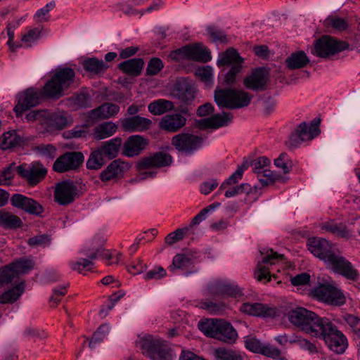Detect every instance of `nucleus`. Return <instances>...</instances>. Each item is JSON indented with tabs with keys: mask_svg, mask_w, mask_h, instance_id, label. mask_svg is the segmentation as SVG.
<instances>
[{
	"mask_svg": "<svg viewBox=\"0 0 360 360\" xmlns=\"http://www.w3.org/2000/svg\"><path fill=\"white\" fill-rule=\"evenodd\" d=\"M75 73L70 68H58L51 78L45 84L41 91L33 88L27 89L18 96V103L14 110L18 117L29 108L38 105L42 97L57 99L63 96L74 83Z\"/></svg>",
	"mask_w": 360,
	"mask_h": 360,
	"instance_id": "1",
	"label": "nucleus"
},
{
	"mask_svg": "<svg viewBox=\"0 0 360 360\" xmlns=\"http://www.w3.org/2000/svg\"><path fill=\"white\" fill-rule=\"evenodd\" d=\"M327 319L326 317H319L314 312L302 307L296 308L289 312V321L314 337L321 334V329Z\"/></svg>",
	"mask_w": 360,
	"mask_h": 360,
	"instance_id": "2",
	"label": "nucleus"
},
{
	"mask_svg": "<svg viewBox=\"0 0 360 360\" xmlns=\"http://www.w3.org/2000/svg\"><path fill=\"white\" fill-rule=\"evenodd\" d=\"M198 328L206 336L227 343L234 342L238 337V333L232 325L222 319H207L200 321Z\"/></svg>",
	"mask_w": 360,
	"mask_h": 360,
	"instance_id": "3",
	"label": "nucleus"
},
{
	"mask_svg": "<svg viewBox=\"0 0 360 360\" xmlns=\"http://www.w3.org/2000/svg\"><path fill=\"white\" fill-rule=\"evenodd\" d=\"M139 344L142 353L152 360H173L175 354L165 341L150 335L141 338Z\"/></svg>",
	"mask_w": 360,
	"mask_h": 360,
	"instance_id": "4",
	"label": "nucleus"
},
{
	"mask_svg": "<svg viewBox=\"0 0 360 360\" xmlns=\"http://www.w3.org/2000/svg\"><path fill=\"white\" fill-rule=\"evenodd\" d=\"M252 95L243 90L234 89H217L214 91V101L220 108L238 109L248 106Z\"/></svg>",
	"mask_w": 360,
	"mask_h": 360,
	"instance_id": "5",
	"label": "nucleus"
},
{
	"mask_svg": "<svg viewBox=\"0 0 360 360\" xmlns=\"http://www.w3.org/2000/svg\"><path fill=\"white\" fill-rule=\"evenodd\" d=\"M324 323L320 331L321 334H318L316 338L323 340L333 352L343 354L348 346L347 338L328 319Z\"/></svg>",
	"mask_w": 360,
	"mask_h": 360,
	"instance_id": "6",
	"label": "nucleus"
},
{
	"mask_svg": "<svg viewBox=\"0 0 360 360\" xmlns=\"http://www.w3.org/2000/svg\"><path fill=\"white\" fill-rule=\"evenodd\" d=\"M243 63V58H241L238 51L233 48L228 49L224 52L219 53L217 60L218 67H223L228 65H231V69L224 76V80L221 82L222 84L229 86L235 84L236 75L242 70Z\"/></svg>",
	"mask_w": 360,
	"mask_h": 360,
	"instance_id": "7",
	"label": "nucleus"
},
{
	"mask_svg": "<svg viewBox=\"0 0 360 360\" xmlns=\"http://www.w3.org/2000/svg\"><path fill=\"white\" fill-rule=\"evenodd\" d=\"M348 47L347 42L325 35L316 41L312 53L321 58H328L347 49Z\"/></svg>",
	"mask_w": 360,
	"mask_h": 360,
	"instance_id": "8",
	"label": "nucleus"
},
{
	"mask_svg": "<svg viewBox=\"0 0 360 360\" xmlns=\"http://www.w3.org/2000/svg\"><path fill=\"white\" fill-rule=\"evenodd\" d=\"M310 294L317 300L330 305L340 306L345 301L343 293L330 284L320 285L311 289Z\"/></svg>",
	"mask_w": 360,
	"mask_h": 360,
	"instance_id": "9",
	"label": "nucleus"
},
{
	"mask_svg": "<svg viewBox=\"0 0 360 360\" xmlns=\"http://www.w3.org/2000/svg\"><path fill=\"white\" fill-rule=\"evenodd\" d=\"M319 121H312L309 125L306 122H302L297 128L292 132L286 144L290 148H296L302 143L311 140L319 135Z\"/></svg>",
	"mask_w": 360,
	"mask_h": 360,
	"instance_id": "10",
	"label": "nucleus"
},
{
	"mask_svg": "<svg viewBox=\"0 0 360 360\" xmlns=\"http://www.w3.org/2000/svg\"><path fill=\"white\" fill-rule=\"evenodd\" d=\"M105 239L101 236L94 238L92 244L88 248L82 250V253L89 257V259H80L78 261L71 262L72 269L82 273L83 270H91L94 266L91 260L97 257L98 253L101 251Z\"/></svg>",
	"mask_w": 360,
	"mask_h": 360,
	"instance_id": "11",
	"label": "nucleus"
},
{
	"mask_svg": "<svg viewBox=\"0 0 360 360\" xmlns=\"http://www.w3.org/2000/svg\"><path fill=\"white\" fill-rule=\"evenodd\" d=\"M326 264L335 273L338 274L347 279L357 281L359 277L358 271L352 263L340 254L335 252Z\"/></svg>",
	"mask_w": 360,
	"mask_h": 360,
	"instance_id": "12",
	"label": "nucleus"
},
{
	"mask_svg": "<svg viewBox=\"0 0 360 360\" xmlns=\"http://www.w3.org/2000/svg\"><path fill=\"white\" fill-rule=\"evenodd\" d=\"M84 162V155L80 152H67L58 157L53 163V169L63 173L77 169Z\"/></svg>",
	"mask_w": 360,
	"mask_h": 360,
	"instance_id": "13",
	"label": "nucleus"
},
{
	"mask_svg": "<svg viewBox=\"0 0 360 360\" xmlns=\"http://www.w3.org/2000/svg\"><path fill=\"white\" fill-rule=\"evenodd\" d=\"M18 174L25 179L31 186L37 184L47 173V169L38 162L21 165L17 167Z\"/></svg>",
	"mask_w": 360,
	"mask_h": 360,
	"instance_id": "14",
	"label": "nucleus"
},
{
	"mask_svg": "<svg viewBox=\"0 0 360 360\" xmlns=\"http://www.w3.org/2000/svg\"><path fill=\"white\" fill-rule=\"evenodd\" d=\"M181 57L200 63H207L212 58L210 49L201 42L181 46Z\"/></svg>",
	"mask_w": 360,
	"mask_h": 360,
	"instance_id": "15",
	"label": "nucleus"
},
{
	"mask_svg": "<svg viewBox=\"0 0 360 360\" xmlns=\"http://www.w3.org/2000/svg\"><path fill=\"white\" fill-rule=\"evenodd\" d=\"M10 201L13 207L30 214L40 216L44 212V208L38 201L22 194H13L11 197Z\"/></svg>",
	"mask_w": 360,
	"mask_h": 360,
	"instance_id": "16",
	"label": "nucleus"
},
{
	"mask_svg": "<svg viewBox=\"0 0 360 360\" xmlns=\"http://www.w3.org/2000/svg\"><path fill=\"white\" fill-rule=\"evenodd\" d=\"M233 115L230 112L215 114L210 117L195 120L194 125L199 129H217L229 125L232 122Z\"/></svg>",
	"mask_w": 360,
	"mask_h": 360,
	"instance_id": "17",
	"label": "nucleus"
},
{
	"mask_svg": "<svg viewBox=\"0 0 360 360\" xmlns=\"http://www.w3.org/2000/svg\"><path fill=\"white\" fill-rule=\"evenodd\" d=\"M308 250L315 257L323 260L325 263L335 253L328 240L324 238H312L308 240Z\"/></svg>",
	"mask_w": 360,
	"mask_h": 360,
	"instance_id": "18",
	"label": "nucleus"
},
{
	"mask_svg": "<svg viewBox=\"0 0 360 360\" xmlns=\"http://www.w3.org/2000/svg\"><path fill=\"white\" fill-rule=\"evenodd\" d=\"M77 191V188L72 181H62L58 183L56 187L55 200L61 205H67L74 201Z\"/></svg>",
	"mask_w": 360,
	"mask_h": 360,
	"instance_id": "19",
	"label": "nucleus"
},
{
	"mask_svg": "<svg viewBox=\"0 0 360 360\" xmlns=\"http://www.w3.org/2000/svg\"><path fill=\"white\" fill-rule=\"evenodd\" d=\"M129 167L130 165L127 162L120 159L115 160L101 172L99 178L103 182L116 180L122 178Z\"/></svg>",
	"mask_w": 360,
	"mask_h": 360,
	"instance_id": "20",
	"label": "nucleus"
},
{
	"mask_svg": "<svg viewBox=\"0 0 360 360\" xmlns=\"http://www.w3.org/2000/svg\"><path fill=\"white\" fill-rule=\"evenodd\" d=\"M172 158L170 155L158 152L148 157H146L139 160L137 163V167L139 170L151 168H160L171 165Z\"/></svg>",
	"mask_w": 360,
	"mask_h": 360,
	"instance_id": "21",
	"label": "nucleus"
},
{
	"mask_svg": "<svg viewBox=\"0 0 360 360\" xmlns=\"http://www.w3.org/2000/svg\"><path fill=\"white\" fill-rule=\"evenodd\" d=\"M240 310L246 314L263 318H274L276 315L275 307L259 302H245Z\"/></svg>",
	"mask_w": 360,
	"mask_h": 360,
	"instance_id": "22",
	"label": "nucleus"
},
{
	"mask_svg": "<svg viewBox=\"0 0 360 360\" xmlns=\"http://www.w3.org/2000/svg\"><path fill=\"white\" fill-rule=\"evenodd\" d=\"M260 252L264 255L262 262H259L257 270L255 271V276L259 281L266 278L269 274V270L266 266L268 265H274L279 259L283 258L282 255H278L272 249L260 250Z\"/></svg>",
	"mask_w": 360,
	"mask_h": 360,
	"instance_id": "23",
	"label": "nucleus"
},
{
	"mask_svg": "<svg viewBox=\"0 0 360 360\" xmlns=\"http://www.w3.org/2000/svg\"><path fill=\"white\" fill-rule=\"evenodd\" d=\"M120 124L125 131L142 132L150 127L152 121L148 118L135 115L120 120Z\"/></svg>",
	"mask_w": 360,
	"mask_h": 360,
	"instance_id": "24",
	"label": "nucleus"
},
{
	"mask_svg": "<svg viewBox=\"0 0 360 360\" xmlns=\"http://www.w3.org/2000/svg\"><path fill=\"white\" fill-rule=\"evenodd\" d=\"M209 290L216 295L237 297L243 295L241 289L236 284L230 282L217 281L209 287Z\"/></svg>",
	"mask_w": 360,
	"mask_h": 360,
	"instance_id": "25",
	"label": "nucleus"
},
{
	"mask_svg": "<svg viewBox=\"0 0 360 360\" xmlns=\"http://www.w3.org/2000/svg\"><path fill=\"white\" fill-rule=\"evenodd\" d=\"M146 139L140 135H133L128 138L123 146V153L127 157L139 155L147 146Z\"/></svg>",
	"mask_w": 360,
	"mask_h": 360,
	"instance_id": "26",
	"label": "nucleus"
},
{
	"mask_svg": "<svg viewBox=\"0 0 360 360\" xmlns=\"http://www.w3.org/2000/svg\"><path fill=\"white\" fill-rule=\"evenodd\" d=\"M267 81L266 72L262 69H257L244 79V85L254 91H263L266 88Z\"/></svg>",
	"mask_w": 360,
	"mask_h": 360,
	"instance_id": "27",
	"label": "nucleus"
},
{
	"mask_svg": "<svg viewBox=\"0 0 360 360\" xmlns=\"http://www.w3.org/2000/svg\"><path fill=\"white\" fill-rule=\"evenodd\" d=\"M66 124L67 119L63 115L49 111V115L45 116L43 127L47 132H53L62 129Z\"/></svg>",
	"mask_w": 360,
	"mask_h": 360,
	"instance_id": "28",
	"label": "nucleus"
},
{
	"mask_svg": "<svg viewBox=\"0 0 360 360\" xmlns=\"http://www.w3.org/2000/svg\"><path fill=\"white\" fill-rule=\"evenodd\" d=\"M120 111V107L114 103H104L99 107L91 110L89 117L92 120L108 119L117 115Z\"/></svg>",
	"mask_w": 360,
	"mask_h": 360,
	"instance_id": "29",
	"label": "nucleus"
},
{
	"mask_svg": "<svg viewBox=\"0 0 360 360\" xmlns=\"http://www.w3.org/2000/svg\"><path fill=\"white\" fill-rule=\"evenodd\" d=\"M203 142V138L189 133L181 134V152L191 154L199 149Z\"/></svg>",
	"mask_w": 360,
	"mask_h": 360,
	"instance_id": "30",
	"label": "nucleus"
},
{
	"mask_svg": "<svg viewBox=\"0 0 360 360\" xmlns=\"http://www.w3.org/2000/svg\"><path fill=\"white\" fill-rule=\"evenodd\" d=\"M143 65V59L136 58L120 63L118 65V69L129 76L136 77L141 74Z\"/></svg>",
	"mask_w": 360,
	"mask_h": 360,
	"instance_id": "31",
	"label": "nucleus"
},
{
	"mask_svg": "<svg viewBox=\"0 0 360 360\" xmlns=\"http://www.w3.org/2000/svg\"><path fill=\"white\" fill-rule=\"evenodd\" d=\"M321 229L322 231L331 233L338 238L349 239L352 237V232L342 223L326 221L322 224Z\"/></svg>",
	"mask_w": 360,
	"mask_h": 360,
	"instance_id": "32",
	"label": "nucleus"
},
{
	"mask_svg": "<svg viewBox=\"0 0 360 360\" xmlns=\"http://www.w3.org/2000/svg\"><path fill=\"white\" fill-rule=\"evenodd\" d=\"M195 88L192 80L181 77V103L190 104L194 99ZM186 113V111L181 107V114Z\"/></svg>",
	"mask_w": 360,
	"mask_h": 360,
	"instance_id": "33",
	"label": "nucleus"
},
{
	"mask_svg": "<svg viewBox=\"0 0 360 360\" xmlns=\"http://www.w3.org/2000/svg\"><path fill=\"white\" fill-rule=\"evenodd\" d=\"M287 67L290 70L300 69L305 67L309 59L302 51L291 53L285 60Z\"/></svg>",
	"mask_w": 360,
	"mask_h": 360,
	"instance_id": "34",
	"label": "nucleus"
},
{
	"mask_svg": "<svg viewBox=\"0 0 360 360\" xmlns=\"http://www.w3.org/2000/svg\"><path fill=\"white\" fill-rule=\"evenodd\" d=\"M121 144L122 139L119 137H115L104 142L99 149L105 158L108 160H112L117 156Z\"/></svg>",
	"mask_w": 360,
	"mask_h": 360,
	"instance_id": "35",
	"label": "nucleus"
},
{
	"mask_svg": "<svg viewBox=\"0 0 360 360\" xmlns=\"http://www.w3.org/2000/svg\"><path fill=\"white\" fill-rule=\"evenodd\" d=\"M117 130V125L112 122H105L97 125L92 133L93 137L101 140L112 136Z\"/></svg>",
	"mask_w": 360,
	"mask_h": 360,
	"instance_id": "36",
	"label": "nucleus"
},
{
	"mask_svg": "<svg viewBox=\"0 0 360 360\" xmlns=\"http://www.w3.org/2000/svg\"><path fill=\"white\" fill-rule=\"evenodd\" d=\"M22 220L19 217L9 212L0 210V226L6 229H13L21 227Z\"/></svg>",
	"mask_w": 360,
	"mask_h": 360,
	"instance_id": "37",
	"label": "nucleus"
},
{
	"mask_svg": "<svg viewBox=\"0 0 360 360\" xmlns=\"http://www.w3.org/2000/svg\"><path fill=\"white\" fill-rule=\"evenodd\" d=\"M84 70L93 75L103 73L109 66L102 60L96 58H89L82 63Z\"/></svg>",
	"mask_w": 360,
	"mask_h": 360,
	"instance_id": "38",
	"label": "nucleus"
},
{
	"mask_svg": "<svg viewBox=\"0 0 360 360\" xmlns=\"http://www.w3.org/2000/svg\"><path fill=\"white\" fill-rule=\"evenodd\" d=\"M200 257V252L191 250L184 249L181 252V275L188 276L192 273L196 272L197 270H184V266H187L188 264H192Z\"/></svg>",
	"mask_w": 360,
	"mask_h": 360,
	"instance_id": "39",
	"label": "nucleus"
},
{
	"mask_svg": "<svg viewBox=\"0 0 360 360\" xmlns=\"http://www.w3.org/2000/svg\"><path fill=\"white\" fill-rule=\"evenodd\" d=\"M22 139L16 131H8L3 134L0 137V149L8 150L19 145Z\"/></svg>",
	"mask_w": 360,
	"mask_h": 360,
	"instance_id": "40",
	"label": "nucleus"
},
{
	"mask_svg": "<svg viewBox=\"0 0 360 360\" xmlns=\"http://www.w3.org/2000/svg\"><path fill=\"white\" fill-rule=\"evenodd\" d=\"M160 127L169 132L178 131L180 129V113L165 115L161 119Z\"/></svg>",
	"mask_w": 360,
	"mask_h": 360,
	"instance_id": "41",
	"label": "nucleus"
},
{
	"mask_svg": "<svg viewBox=\"0 0 360 360\" xmlns=\"http://www.w3.org/2000/svg\"><path fill=\"white\" fill-rule=\"evenodd\" d=\"M174 108L172 102L165 99H158L149 103L148 111L155 115H160Z\"/></svg>",
	"mask_w": 360,
	"mask_h": 360,
	"instance_id": "42",
	"label": "nucleus"
},
{
	"mask_svg": "<svg viewBox=\"0 0 360 360\" xmlns=\"http://www.w3.org/2000/svg\"><path fill=\"white\" fill-rule=\"evenodd\" d=\"M25 283H18L14 288L6 291L0 296V302L2 304L13 303L15 302L23 293Z\"/></svg>",
	"mask_w": 360,
	"mask_h": 360,
	"instance_id": "43",
	"label": "nucleus"
},
{
	"mask_svg": "<svg viewBox=\"0 0 360 360\" xmlns=\"http://www.w3.org/2000/svg\"><path fill=\"white\" fill-rule=\"evenodd\" d=\"M214 356L216 360H243V356L239 351L223 347L214 349Z\"/></svg>",
	"mask_w": 360,
	"mask_h": 360,
	"instance_id": "44",
	"label": "nucleus"
},
{
	"mask_svg": "<svg viewBox=\"0 0 360 360\" xmlns=\"http://www.w3.org/2000/svg\"><path fill=\"white\" fill-rule=\"evenodd\" d=\"M105 162V156L98 148L91 153L86 162V167L89 169H98Z\"/></svg>",
	"mask_w": 360,
	"mask_h": 360,
	"instance_id": "45",
	"label": "nucleus"
},
{
	"mask_svg": "<svg viewBox=\"0 0 360 360\" xmlns=\"http://www.w3.org/2000/svg\"><path fill=\"white\" fill-rule=\"evenodd\" d=\"M18 280L16 272H14L11 264L0 269V287Z\"/></svg>",
	"mask_w": 360,
	"mask_h": 360,
	"instance_id": "46",
	"label": "nucleus"
},
{
	"mask_svg": "<svg viewBox=\"0 0 360 360\" xmlns=\"http://www.w3.org/2000/svg\"><path fill=\"white\" fill-rule=\"evenodd\" d=\"M110 326L108 324H103L98 328L96 332L93 334V336L89 341V346L93 349L96 345L101 342L110 331Z\"/></svg>",
	"mask_w": 360,
	"mask_h": 360,
	"instance_id": "47",
	"label": "nucleus"
},
{
	"mask_svg": "<svg viewBox=\"0 0 360 360\" xmlns=\"http://www.w3.org/2000/svg\"><path fill=\"white\" fill-rule=\"evenodd\" d=\"M10 264L11 265L14 272H16V276L18 278L20 274L27 273L34 267V263L32 260L25 259H21Z\"/></svg>",
	"mask_w": 360,
	"mask_h": 360,
	"instance_id": "48",
	"label": "nucleus"
},
{
	"mask_svg": "<svg viewBox=\"0 0 360 360\" xmlns=\"http://www.w3.org/2000/svg\"><path fill=\"white\" fill-rule=\"evenodd\" d=\"M195 75L207 84H211L213 81V68L210 65L198 67L195 70Z\"/></svg>",
	"mask_w": 360,
	"mask_h": 360,
	"instance_id": "49",
	"label": "nucleus"
},
{
	"mask_svg": "<svg viewBox=\"0 0 360 360\" xmlns=\"http://www.w3.org/2000/svg\"><path fill=\"white\" fill-rule=\"evenodd\" d=\"M36 151L39 156L47 160H53L56 156V148L51 144H41L36 147Z\"/></svg>",
	"mask_w": 360,
	"mask_h": 360,
	"instance_id": "50",
	"label": "nucleus"
},
{
	"mask_svg": "<svg viewBox=\"0 0 360 360\" xmlns=\"http://www.w3.org/2000/svg\"><path fill=\"white\" fill-rule=\"evenodd\" d=\"M55 1H52L46 4L43 8L39 9L34 15V19L37 22H46L49 19V13L54 8Z\"/></svg>",
	"mask_w": 360,
	"mask_h": 360,
	"instance_id": "51",
	"label": "nucleus"
},
{
	"mask_svg": "<svg viewBox=\"0 0 360 360\" xmlns=\"http://www.w3.org/2000/svg\"><path fill=\"white\" fill-rule=\"evenodd\" d=\"M325 24L328 27L338 31L345 30L348 26L347 22L344 18L339 17H328L325 20Z\"/></svg>",
	"mask_w": 360,
	"mask_h": 360,
	"instance_id": "52",
	"label": "nucleus"
},
{
	"mask_svg": "<svg viewBox=\"0 0 360 360\" xmlns=\"http://www.w3.org/2000/svg\"><path fill=\"white\" fill-rule=\"evenodd\" d=\"M207 34L212 38L215 44H224L229 41V39L225 33L215 27H210L207 29Z\"/></svg>",
	"mask_w": 360,
	"mask_h": 360,
	"instance_id": "53",
	"label": "nucleus"
},
{
	"mask_svg": "<svg viewBox=\"0 0 360 360\" xmlns=\"http://www.w3.org/2000/svg\"><path fill=\"white\" fill-rule=\"evenodd\" d=\"M205 211L206 210H202L195 217L193 218L188 227L181 229V239H183L185 236L193 234V226L198 224L206 219L207 215L205 214Z\"/></svg>",
	"mask_w": 360,
	"mask_h": 360,
	"instance_id": "54",
	"label": "nucleus"
},
{
	"mask_svg": "<svg viewBox=\"0 0 360 360\" xmlns=\"http://www.w3.org/2000/svg\"><path fill=\"white\" fill-rule=\"evenodd\" d=\"M202 308L210 314H221L226 308V304L223 302H205L202 304Z\"/></svg>",
	"mask_w": 360,
	"mask_h": 360,
	"instance_id": "55",
	"label": "nucleus"
},
{
	"mask_svg": "<svg viewBox=\"0 0 360 360\" xmlns=\"http://www.w3.org/2000/svg\"><path fill=\"white\" fill-rule=\"evenodd\" d=\"M274 165L276 167L281 169L284 174L288 173L292 168V164L288 155L285 153H281L278 158L275 159Z\"/></svg>",
	"mask_w": 360,
	"mask_h": 360,
	"instance_id": "56",
	"label": "nucleus"
},
{
	"mask_svg": "<svg viewBox=\"0 0 360 360\" xmlns=\"http://www.w3.org/2000/svg\"><path fill=\"white\" fill-rule=\"evenodd\" d=\"M166 275V270L163 267L158 266L146 271L143 274V278L146 280H158L164 278Z\"/></svg>",
	"mask_w": 360,
	"mask_h": 360,
	"instance_id": "57",
	"label": "nucleus"
},
{
	"mask_svg": "<svg viewBox=\"0 0 360 360\" xmlns=\"http://www.w3.org/2000/svg\"><path fill=\"white\" fill-rule=\"evenodd\" d=\"M263 342H262L259 339L252 337V336H248L245 338V347L254 352V353H259L260 352L262 349Z\"/></svg>",
	"mask_w": 360,
	"mask_h": 360,
	"instance_id": "58",
	"label": "nucleus"
},
{
	"mask_svg": "<svg viewBox=\"0 0 360 360\" xmlns=\"http://www.w3.org/2000/svg\"><path fill=\"white\" fill-rule=\"evenodd\" d=\"M162 61L158 58H152L148 64L146 68V75H155L163 68Z\"/></svg>",
	"mask_w": 360,
	"mask_h": 360,
	"instance_id": "59",
	"label": "nucleus"
},
{
	"mask_svg": "<svg viewBox=\"0 0 360 360\" xmlns=\"http://www.w3.org/2000/svg\"><path fill=\"white\" fill-rule=\"evenodd\" d=\"M40 36L41 30L36 27L30 30L26 34H25L22 38V41L25 43L27 46H30L39 39Z\"/></svg>",
	"mask_w": 360,
	"mask_h": 360,
	"instance_id": "60",
	"label": "nucleus"
},
{
	"mask_svg": "<svg viewBox=\"0 0 360 360\" xmlns=\"http://www.w3.org/2000/svg\"><path fill=\"white\" fill-rule=\"evenodd\" d=\"M270 162V160L265 156L257 158L252 163L253 172L257 175L261 174L262 170L266 169L265 167L269 166Z\"/></svg>",
	"mask_w": 360,
	"mask_h": 360,
	"instance_id": "61",
	"label": "nucleus"
},
{
	"mask_svg": "<svg viewBox=\"0 0 360 360\" xmlns=\"http://www.w3.org/2000/svg\"><path fill=\"white\" fill-rule=\"evenodd\" d=\"M49 115V110H32L26 115L25 119L29 122L38 121L42 126L46 115Z\"/></svg>",
	"mask_w": 360,
	"mask_h": 360,
	"instance_id": "62",
	"label": "nucleus"
},
{
	"mask_svg": "<svg viewBox=\"0 0 360 360\" xmlns=\"http://www.w3.org/2000/svg\"><path fill=\"white\" fill-rule=\"evenodd\" d=\"M259 354L268 357L278 359L281 355V352L278 349L270 344L263 343Z\"/></svg>",
	"mask_w": 360,
	"mask_h": 360,
	"instance_id": "63",
	"label": "nucleus"
},
{
	"mask_svg": "<svg viewBox=\"0 0 360 360\" xmlns=\"http://www.w3.org/2000/svg\"><path fill=\"white\" fill-rule=\"evenodd\" d=\"M218 186L219 181L217 179H209L200 185V192L203 195H208Z\"/></svg>",
	"mask_w": 360,
	"mask_h": 360,
	"instance_id": "64",
	"label": "nucleus"
}]
</instances>
